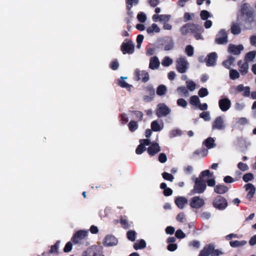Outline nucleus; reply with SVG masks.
I'll return each mask as SVG.
<instances>
[{
  "instance_id": "f257e3e1",
  "label": "nucleus",
  "mask_w": 256,
  "mask_h": 256,
  "mask_svg": "<svg viewBox=\"0 0 256 256\" xmlns=\"http://www.w3.org/2000/svg\"><path fill=\"white\" fill-rule=\"evenodd\" d=\"M206 188V184L205 180L200 177L196 178L195 180L194 188L191 192L192 194H202Z\"/></svg>"
},
{
  "instance_id": "f03ea898",
  "label": "nucleus",
  "mask_w": 256,
  "mask_h": 256,
  "mask_svg": "<svg viewBox=\"0 0 256 256\" xmlns=\"http://www.w3.org/2000/svg\"><path fill=\"white\" fill-rule=\"evenodd\" d=\"M240 12L242 15L246 16L247 20L246 22H252L254 21V12L250 10V5L249 4H242Z\"/></svg>"
},
{
  "instance_id": "7ed1b4c3",
  "label": "nucleus",
  "mask_w": 256,
  "mask_h": 256,
  "mask_svg": "<svg viewBox=\"0 0 256 256\" xmlns=\"http://www.w3.org/2000/svg\"><path fill=\"white\" fill-rule=\"evenodd\" d=\"M82 256H103L102 248L96 246H92L83 252Z\"/></svg>"
},
{
  "instance_id": "20e7f679",
  "label": "nucleus",
  "mask_w": 256,
  "mask_h": 256,
  "mask_svg": "<svg viewBox=\"0 0 256 256\" xmlns=\"http://www.w3.org/2000/svg\"><path fill=\"white\" fill-rule=\"evenodd\" d=\"M188 65V62L184 58H180L176 60V68L180 73H184L186 71Z\"/></svg>"
},
{
  "instance_id": "39448f33",
  "label": "nucleus",
  "mask_w": 256,
  "mask_h": 256,
  "mask_svg": "<svg viewBox=\"0 0 256 256\" xmlns=\"http://www.w3.org/2000/svg\"><path fill=\"white\" fill-rule=\"evenodd\" d=\"M214 206L219 210H222L225 208L227 206L228 203L226 200L222 196H218L214 200Z\"/></svg>"
},
{
  "instance_id": "423d86ee",
  "label": "nucleus",
  "mask_w": 256,
  "mask_h": 256,
  "mask_svg": "<svg viewBox=\"0 0 256 256\" xmlns=\"http://www.w3.org/2000/svg\"><path fill=\"white\" fill-rule=\"evenodd\" d=\"M170 112V109L164 104H160L158 105L156 114L158 117H160L168 115Z\"/></svg>"
},
{
  "instance_id": "0eeeda50",
  "label": "nucleus",
  "mask_w": 256,
  "mask_h": 256,
  "mask_svg": "<svg viewBox=\"0 0 256 256\" xmlns=\"http://www.w3.org/2000/svg\"><path fill=\"white\" fill-rule=\"evenodd\" d=\"M204 204V199L200 198V196L193 197L190 202V206L194 208H200L203 206Z\"/></svg>"
},
{
  "instance_id": "6e6552de",
  "label": "nucleus",
  "mask_w": 256,
  "mask_h": 256,
  "mask_svg": "<svg viewBox=\"0 0 256 256\" xmlns=\"http://www.w3.org/2000/svg\"><path fill=\"white\" fill-rule=\"evenodd\" d=\"M215 41L216 43L220 44H226L228 42V34L224 30H220L218 32Z\"/></svg>"
},
{
  "instance_id": "1a4fd4ad",
  "label": "nucleus",
  "mask_w": 256,
  "mask_h": 256,
  "mask_svg": "<svg viewBox=\"0 0 256 256\" xmlns=\"http://www.w3.org/2000/svg\"><path fill=\"white\" fill-rule=\"evenodd\" d=\"M218 105L220 109L223 112L227 111L231 106L230 100L226 98L220 100Z\"/></svg>"
},
{
  "instance_id": "9d476101",
  "label": "nucleus",
  "mask_w": 256,
  "mask_h": 256,
  "mask_svg": "<svg viewBox=\"0 0 256 256\" xmlns=\"http://www.w3.org/2000/svg\"><path fill=\"white\" fill-rule=\"evenodd\" d=\"M88 235V232L80 230L76 232L72 238L73 242L78 244L80 240H84Z\"/></svg>"
},
{
  "instance_id": "9b49d317",
  "label": "nucleus",
  "mask_w": 256,
  "mask_h": 256,
  "mask_svg": "<svg viewBox=\"0 0 256 256\" xmlns=\"http://www.w3.org/2000/svg\"><path fill=\"white\" fill-rule=\"evenodd\" d=\"M135 74L136 76V80H142L143 82H146L149 80V75L148 72L136 70L135 72Z\"/></svg>"
},
{
  "instance_id": "f8f14e48",
  "label": "nucleus",
  "mask_w": 256,
  "mask_h": 256,
  "mask_svg": "<svg viewBox=\"0 0 256 256\" xmlns=\"http://www.w3.org/2000/svg\"><path fill=\"white\" fill-rule=\"evenodd\" d=\"M134 44L132 42H128L126 43H124L122 46V50L123 54L126 53L132 54L134 51Z\"/></svg>"
},
{
  "instance_id": "ddd939ff",
  "label": "nucleus",
  "mask_w": 256,
  "mask_h": 256,
  "mask_svg": "<svg viewBox=\"0 0 256 256\" xmlns=\"http://www.w3.org/2000/svg\"><path fill=\"white\" fill-rule=\"evenodd\" d=\"M224 128L225 125L222 118L221 116L216 118L213 123L212 127V129L221 130H224Z\"/></svg>"
},
{
  "instance_id": "4468645a",
  "label": "nucleus",
  "mask_w": 256,
  "mask_h": 256,
  "mask_svg": "<svg viewBox=\"0 0 256 256\" xmlns=\"http://www.w3.org/2000/svg\"><path fill=\"white\" fill-rule=\"evenodd\" d=\"M117 243L118 240L116 238L112 235L106 236L104 240V244L107 246L116 245Z\"/></svg>"
},
{
  "instance_id": "2eb2a0df",
  "label": "nucleus",
  "mask_w": 256,
  "mask_h": 256,
  "mask_svg": "<svg viewBox=\"0 0 256 256\" xmlns=\"http://www.w3.org/2000/svg\"><path fill=\"white\" fill-rule=\"evenodd\" d=\"M244 188L248 192L246 198L248 199L252 198L255 193L254 186L252 184H247L244 186Z\"/></svg>"
},
{
  "instance_id": "dca6fc26",
  "label": "nucleus",
  "mask_w": 256,
  "mask_h": 256,
  "mask_svg": "<svg viewBox=\"0 0 256 256\" xmlns=\"http://www.w3.org/2000/svg\"><path fill=\"white\" fill-rule=\"evenodd\" d=\"M244 49V46L240 44L238 46H235L234 44H230L228 46V51L234 54H240V51H242Z\"/></svg>"
},
{
  "instance_id": "f3484780",
  "label": "nucleus",
  "mask_w": 256,
  "mask_h": 256,
  "mask_svg": "<svg viewBox=\"0 0 256 256\" xmlns=\"http://www.w3.org/2000/svg\"><path fill=\"white\" fill-rule=\"evenodd\" d=\"M160 61L156 56H153L150 58L149 67L152 70L158 68L160 66Z\"/></svg>"
},
{
  "instance_id": "a211bd4d",
  "label": "nucleus",
  "mask_w": 256,
  "mask_h": 256,
  "mask_svg": "<svg viewBox=\"0 0 256 256\" xmlns=\"http://www.w3.org/2000/svg\"><path fill=\"white\" fill-rule=\"evenodd\" d=\"M160 150V148L158 144H152L148 149V153L152 156L154 155Z\"/></svg>"
},
{
  "instance_id": "6ab92c4d",
  "label": "nucleus",
  "mask_w": 256,
  "mask_h": 256,
  "mask_svg": "<svg viewBox=\"0 0 256 256\" xmlns=\"http://www.w3.org/2000/svg\"><path fill=\"white\" fill-rule=\"evenodd\" d=\"M175 203L178 208L182 209L185 204L188 203V200L184 197H178L176 199Z\"/></svg>"
},
{
  "instance_id": "aec40b11",
  "label": "nucleus",
  "mask_w": 256,
  "mask_h": 256,
  "mask_svg": "<svg viewBox=\"0 0 256 256\" xmlns=\"http://www.w3.org/2000/svg\"><path fill=\"white\" fill-rule=\"evenodd\" d=\"M214 250V246L212 244L208 245L204 248L201 251L199 256H208Z\"/></svg>"
},
{
  "instance_id": "412c9836",
  "label": "nucleus",
  "mask_w": 256,
  "mask_h": 256,
  "mask_svg": "<svg viewBox=\"0 0 256 256\" xmlns=\"http://www.w3.org/2000/svg\"><path fill=\"white\" fill-rule=\"evenodd\" d=\"M216 58V54L215 52H212L208 56L206 60V65L208 66L214 65Z\"/></svg>"
},
{
  "instance_id": "4be33fe9",
  "label": "nucleus",
  "mask_w": 256,
  "mask_h": 256,
  "mask_svg": "<svg viewBox=\"0 0 256 256\" xmlns=\"http://www.w3.org/2000/svg\"><path fill=\"white\" fill-rule=\"evenodd\" d=\"M238 65L240 68V72L242 75H244L248 72V62H242L240 61L238 62Z\"/></svg>"
},
{
  "instance_id": "5701e85b",
  "label": "nucleus",
  "mask_w": 256,
  "mask_h": 256,
  "mask_svg": "<svg viewBox=\"0 0 256 256\" xmlns=\"http://www.w3.org/2000/svg\"><path fill=\"white\" fill-rule=\"evenodd\" d=\"M230 30L232 33L234 34L237 35L240 34L241 32V28L240 25L238 23H232L231 26Z\"/></svg>"
},
{
  "instance_id": "b1692460",
  "label": "nucleus",
  "mask_w": 256,
  "mask_h": 256,
  "mask_svg": "<svg viewBox=\"0 0 256 256\" xmlns=\"http://www.w3.org/2000/svg\"><path fill=\"white\" fill-rule=\"evenodd\" d=\"M204 144L208 148H212L216 146L214 140L212 138H208L204 142Z\"/></svg>"
},
{
  "instance_id": "393cba45",
  "label": "nucleus",
  "mask_w": 256,
  "mask_h": 256,
  "mask_svg": "<svg viewBox=\"0 0 256 256\" xmlns=\"http://www.w3.org/2000/svg\"><path fill=\"white\" fill-rule=\"evenodd\" d=\"M228 191V188L223 185H218L214 188V192L218 194H224Z\"/></svg>"
},
{
  "instance_id": "a878e982",
  "label": "nucleus",
  "mask_w": 256,
  "mask_h": 256,
  "mask_svg": "<svg viewBox=\"0 0 256 256\" xmlns=\"http://www.w3.org/2000/svg\"><path fill=\"white\" fill-rule=\"evenodd\" d=\"M164 124L160 125L157 121L154 120L151 124V128L154 131H160L163 128Z\"/></svg>"
},
{
  "instance_id": "bb28decb",
  "label": "nucleus",
  "mask_w": 256,
  "mask_h": 256,
  "mask_svg": "<svg viewBox=\"0 0 256 256\" xmlns=\"http://www.w3.org/2000/svg\"><path fill=\"white\" fill-rule=\"evenodd\" d=\"M256 56V51L253 50L248 52L245 56V60L248 62H252Z\"/></svg>"
},
{
  "instance_id": "cd10ccee",
  "label": "nucleus",
  "mask_w": 256,
  "mask_h": 256,
  "mask_svg": "<svg viewBox=\"0 0 256 256\" xmlns=\"http://www.w3.org/2000/svg\"><path fill=\"white\" fill-rule=\"evenodd\" d=\"M166 87L163 84H161L158 86L156 90V94L160 96H164L166 94Z\"/></svg>"
},
{
  "instance_id": "c85d7f7f",
  "label": "nucleus",
  "mask_w": 256,
  "mask_h": 256,
  "mask_svg": "<svg viewBox=\"0 0 256 256\" xmlns=\"http://www.w3.org/2000/svg\"><path fill=\"white\" fill-rule=\"evenodd\" d=\"M160 31V28L156 24H153L151 26L148 28L146 32L150 34L153 32H158Z\"/></svg>"
},
{
  "instance_id": "c756f323",
  "label": "nucleus",
  "mask_w": 256,
  "mask_h": 256,
  "mask_svg": "<svg viewBox=\"0 0 256 256\" xmlns=\"http://www.w3.org/2000/svg\"><path fill=\"white\" fill-rule=\"evenodd\" d=\"M146 246V243L145 241L143 240H141L134 244V248L135 250H137L138 249L144 248Z\"/></svg>"
},
{
  "instance_id": "7c9ffc66",
  "label": "nucleus",
  "mask_w": 256,
  "mask_h": 256,
  "mask_svg": "<svg viewBox=\"0 0 256 256\" xmlns=\"http://www.w3.org/2000/svg\"><path fill=\"white\" fill-rule=\"evenodd\" d=\"M190 102L191 104L198 107L200 103V100L198 96H193L190 97Z\"/></svg>"
},
{
  "instance_id": "2f4dec72",
  "label": "nucleus",
  "mask_w": 256,
  "mask_h": 256,
  "mask_svg": "<svg viewBox=\"0 0 256 256\" xmlns=\"http://www.w3.org/2000/svg\"><path fill=\"white\" fill-rule=\"evenodd\" d=\"M127 78V77H124V76H122L120 78V80H118V84L119 85L122 87V88H129L130 89V87H131V86L129 84H128V83H126L124 80L126 79Z\"/></svg>"
},
{
  "instance_id": "473e14b6",
  "label": "nucleus",
  "mask_w": 256,
  "mask_h": 256,
  "mask_svg": "<svg viewBox=\"0 0 256 256\" xmlns=\"http://www.w3.org/2000/svg\"><path fill=\"white\" fill-rule=\"evenodd\" d=\"M234 61V58L230 56L227 60L223 62L224 66L227 68H230Z\"/></svg>"
},
{
  "instance_id": "72a5a7b5",
  "label": "nucleus",
  "mask_w": 256,
  "mask_h": 256,
  "mask_svg": "<svg viewBox=\"0 0 256 256\" xmlns=\"http://www.w3.org/2000/svg\"><path fill=\"white\" fill-rule=\"evenodd\" d=\"M246 242L244 240L238 241V240H234L231 241L230 242V245L232 247H238L240 246H244L246 244Z\"/></svg>"
},
{
  "instance_id": "f704fd0d",
  "label": "nucleus",
  "mask_w": 256,
  "mask_h": 256,
  "mask_svg": "<svg viewBox=\"0 0 256 256\" xmlns=\"http://www.w3.org/2000/svg\"><path fill=\"white\" fill-rule=\"evenodd\" d=\"M186 87L190 91H193L196 89V84L192 80H187L186 82Z\"/></svg>"
},
{
  "instance_id": "c9c22d12",
  "label": "nucleus",
  "mask_w": 256,
  "mask_h": 256,
  "mask_svg": "<svg viewBox=\"0 0 256 256\" xmlns=\"http://www.w3.org/2000/svg\"><path fill=\"white\" fill-rule=\"evenodd\" d=\"M230 76L231 79L236 80L240 77V74L236 70H232L230 72Z\"/></svg>"
},
{
  "instance_id": "e433bc0d",
  "label": "nucleus",
  "mask_w": 256,
  "mask_h": 256,
  "mask_svg": "<svg viewBox=\"0 0 256 256\" xmlns=\"http://www.w3.org/2000/svg\"><path fill=\"white\" fill-rule=\"evenodd\" d=\"M136 232L134 230H129L127 232V237L128 238L132 241L134 242L136 240Z\"/></svg>"
},
{
  "instance_id": "4c0bfd02",
  "label": "nucleus",
  "mask_w": 256,
  "mask_h": 256,
  "mask_svg": "<svg viewBox=\"0 0 256 256\" xmlns=\"http://www.w3.org/2000/svg\"><path fill=\"white\" fill-rule=\"evenodd\" d=\"M172 63V60L168 56H166L162 62V66H168Z\"/></svg>"
},
{
  "instance_id": "58836bf2",
  "label": "nucleus",
  "mask_w": 256,
  "mask_h": 256,
  "mask_svg": "<svg viewBox=\"0 0 256 256\" xmlns=\"http://www.w3.org/2000/svg\"><path fill=\"white\" fill-rule=\"evenodd\" d=\"M128 126L131 132L134 131L136 130L137 129L138 127L137 122L134 121H133V120L130 121L129 122Z\"/></svg>"
},
{
  "instance_id": "ea45409f",
  "label": "nucleus",
  "mask_w": 256,
  "mask_h": 256,
  "mask_svg": "<svg viewBox=\"0 0 256 256\" xmlns=\"http://www.w3.org/2000/svg\"><path fill=\"white\" fill-rule=\"evenodd\" d=\"M185 52L188 56H192L194 54V48L191 45L186 46Z\"/></svg>"
},
{
  "instance_id": "a19ab883",
  "label": "nucleus",
  "mask_w": 256,
  "mask_h": 256,
  "mask_svg": "<svg viewBox=\"0 0 256 256\" xmlns=\"http://www.w3.org/2000/svg\"><path fill=\"white\" fill-rule=\"evenodd\" d=\"M178 92L180 94H184L185 96H187L188 94V90L184 86H180L177 89Z\"/></svg>"
},
{
  "instance_id": "79ce46f5",
  "label": "nucleus",
  "mask_w": 256,
  "mask_h": 256,
  "mask_svg": "<svg viewBox=\"0 0 256 256\" xmlns=\"http://www.w3.org/2000/svg\"><path fill=\"white\" fill-rule=\"evenodd\" d=\"M60 242H57L56 244L51 246L50 250V254H58V248Z\"/></svg>"
},
{
  "instance_id": "37998d69",
  "label": "nucleus",
  "mask_w": 256,
  "mask_h": 256,
  "mask_svg": "<svg viewBox=\"0 0 256 256\" xmlns=\"http://www.w3.org/2000/svg\"><path fill=\"white\" fill-rule=\"evenodd\" d=\"M198 96L201 97H204L208 95V92L206 88H202L198 91Z\"/></svg>"
},
{
  "instance_id": "c03bdc74",
  "label": "nucleus",
  "mask_w": 256,
  "mask_h": 256,
  "mask_svg": "<svg viewBox=\"0 0 256 256\" xmlns=\"http://www.w3.org/2000/svg\"><path fill=\"white\" fill-rule=\"evenodd\" d=\"M138 20L141 22H144L146 20V16L144 12H140L137 16Z\"/></svg>"
},
{
  "instance_id": "a18cd8bd",
  "label": "nucleus",
  "mask_w": 256,
  "mask_h": 256,
  "mask_svg": "<svg viewBox=\"0 0 256 256\" xmlns=\"http://www.w3.org/2000/svg\"><path fill=\"white\" fill-rule=\"evenodd\" d=\"M170 18V16L168 14L160 15V21L166 23L169 21Z\"/></svg>"
},
{
  "instance_id": "49530a36",
  "label": "nucleus",
  "mask_w": 256,
  "mask_h": 256,
  "mask_svg": "<svg viewBox=\"0 0 256 256\" xmlns=\"http://www.w3.org/2000/svg\"><path fill=\"white\" fill-rule=\"evenodd\" d=\"M126 1L128 9L130 10L133 4L136 5L138 4L139 0H126Z\"/></svg>"
},
{
  "instance_id": "de8ad7c7",
  "label": "nucleus",
  "mask_w": 256,
  "mask_h": 256,
  "mask_svg": "<svg viewBox=\"0 0 256 256\" xmlns=\"http://www.w3.org/2000/svg\"><path fill=\"white\" fill-rule=\"evenodd\" d=\"M162 177L164 179L172 182L174 180V176L172 174L168 172H164L162 174Z\"/></svg>"
},
{
  "instance_id": "09e8293b",
  "label": "nucleus",
  "mask_w": 256,
  "mask_h": 256,
  "mask_svg": "<svg viewBox=\"0 0 256 256\" xmlns=\"http://www.w3.org/2000/svg\"><path fill=\"white\" fill-rule=\"evenodd\" d=\"M200 116L205 120H209L210 118V112H202L200 114Z\"/></svg>"
},
{
  "instance_id": "8fccbe9b",
  "label": "nucleus",
  "mask_w": 256,
  "mask_h": 256,
  "mask_svg": "<svg viewBox=\"0 0 256 256\" xmlns=\"http://www.w3.org/2000/svg\"><path fill=\"white\" fill-rule=\"evenodd\" d=\"M254 178V176L251 173H248L243 176V180L244 182H248Z\"/></svg>"
},
{
  "instance_id": "3c124183",
  "label": "nucleus",
  "mask_w": 256,
  "mask_h": 256,
  "mask_svg": "<svg viewBox=\"0 0 256 256\" xmlns=\"http://www.w3.org/2000/svg\"><path fill=\"white\" fill-rule=\"evenodd\" d=\"M177 104L180 106L186 108L187 106L188 103L184 99L180 98L177 100Z\"/></svg>"
},
{
  "instance_id": "603ef678",
  "label": "nucleus",
  "mask_w": 256,
  "mask_h": 256,
  "mask_svg": "<svg viewBox=\"0 0 256 256\" xmlns=\"http://www.w3.org/2000/svg\"><path fill=\"white\" fill-rule=\"evenodd\" d=\"M145 150V146H143L142 144L140 142V145H138L137 148L136 149V152L137 154H141Z\"/></svg>"
},
{
  "instance_id": "864d4df0",
  "label": "nucleus",
  "mask_w": 256,
  "mask_h": 256,
  "mask_svg": "<svg viewBox=\"0 0 256 256\" xmlns=\"http://www.w3.org/2000/svg\"><path fill=\"white\" fill-rule=\"evenodd\" d=\"M190 26L189 25H186L183 26L180 28V32L183 34H186L189 32V30L191 29L190 27Z\"/></svg>"
},
{
  "instance_id": "5fc2aeb1",
  "label": "nucleus",
  "mask_w": 256,
  "mask_h": 256,
  "mask_svg": "<svg viewBox=\"0 0 256 256\" xmlns=\"http://www.w3.org/2000/svg\"><path fill=\"white\" fill-rule=\"evenodd\" d=\"M210 16V13L207 10H202L200 12L202 19L206 20Z\"/></svg>"
},
{
  "instance_id": "6e6d98bb",
  "label": "nucleus",
  "mask_w": 256,
  "mask_h": 256,
  "mask_svg": "<svg viewBox=\"0 0 256 256\" xmlns=\"http://www.w3.org/2000/svg\"><path fill=\"white\" fill-rule=\"evenodd\" d=\"M175 236L178 238H183L186 236V234L180 230H176Z\"/></svg>"
},
{
  "instance_id": "4d7b16f0",
  "label": "nucleus",
  "mask_w": 256,
  "mask_h": 256,
  "mask_svg": "<svg viewBox=\"0 0 256 256\" xmlns=\"http://www.w3.org/2000/svg\"><path fill=\"white\" fill-rule=\"evenodd\" d=\"M206 176H208V178H211L212 176V174H210L209 170H206L202 172L200 177L202 178H202H204Z\"/></svg>"
},
{
  "instance_id": "13d9d810",
  "label": "nucleus",
  "mask_w": 256,
  "mask_h": 256,
  "mask_svg": "<svg viewBox=\"0 0 256 256\" xmlns=\"http://www.w3.org/2000/svg\"><path fill=\"white\" fill-rule=\"evenodd\" d=\"M176 220L181 222H184L185 220V216L183 212L178 214L176 216Z\"/></svg>"
},
{
  "instance_id": "bf43d9fd",
  "label": "nucleus",
  "mask_w": 256,
  "mask_h": 256,
  "mask_svg": "<svg viewBox=\"0 0 256 256\" xmlns=\"http://www.w3.org/2000/svg\"><path fill=\"white\" fill-rule=\"evenodd\" d=\"M238 168L242 171H245L248 170V166L246 164L242 162L238 163Z\"/></svg>"
},
{
  "instance_id": "052dcab7",
  "label": "nucleus",
  "mask_w": 256,
  "mask_h": 256,
  "mask_svg": "<svg viewBox=\"0 0 256 256\" xmlns=\"http://www.w3.org/2000/svg\"><path fill=\"white\" fill-rule=\"evenodd\" d=\"M166 156L164 154L162 153L159 155L158 160L160 162H164L166 161Z\"/></svg>"
},
{
  "instance_id": "680f3d73",
  "label": "nucleus",
  "mask_w": 256,
  "mask_h": 256,
  "mask_svg": "<svg viewBox=\"0 0 256 256\" xmlns=\"http://www.w3.org/2000/svg\"><path fill=\"white\" fill-rule=\"evenodd\" d=\"M72 244L70 242H68L66 244L64 250V252H70L72 250Z\"/></svg>"
},
{
  "instance_id": "e2e57ef3",
  "label": "nucleus",
  "mask_w": 256,
  "mask_h": 256,
  "mask_svg": "<svg viewBox=\"0 0 256 256\" xmlns=\"http://www.w3.org/2000/svg\"><path fill=\"white\" fill-rule=\"evenodd\" d=\"M194 16V14H190L188 12H186L184 14V20L186 22L192 20V17Z\"/></svg>"
},
{
  "instance_id": "0e129e2a",
  "label": "nucleus",
  "mask_w": 256,
  "mask_h": 256,
  "mask_svg": "<svg viewBox=\"0 0 256 256\" xmlns=\"http://www.w3.org/2000/svg\"><path fill=\"white\" fill-rule=\"evenodd\" d=\"M174 227L169 226H168L166 229V232L167 234H172L174 232Z\"/></svg>"
},
{
  "instance_id": "69168bd1",
  "label": "nucleus",
  "mask_w": 256,
  "mask_h": 256,
  "mask_svg": "<svg viewBox=\"0 0 256 256\" xmlns=\"http://www.w3.org/2000/svg\"><path fill=\"white\" fill-rule=\"evenodd\" d=\"M176 248H177V244H170L168 246V249L170 251H172V252L174 251Z\"/></svg>"
},
{
  "instance_id": "338daca9",
  "label": "nucleus",
  "mask_w": 256,
  "mask_h": 256,
  "mask_svg": "<svg viewBox=\"0 0 256 256\" xmlns=\"http://www.w3.org/2000/svg\"><path fill=\"white\" fill-rule=\"evenodd\" d=\"M120 223L124 228L127 229L129 228V224L126 220L122 219Z\"/></svg>"
},
{
  "instance_id": "774afa93",
  "label": "nucleus",
  "mask_w": 256,
  "mask_h": 256,
  "mask_svg": "<svg viewBox=\"0 0 256 256\" xmlns=\"http://www.w3.org/2000/svg\"><path fill=\"white\" fill-rule=\"evenodd\" d=\"M250 43L252 46H256V36H252L250 38Z\"/></svg>"
}]
</instances>
